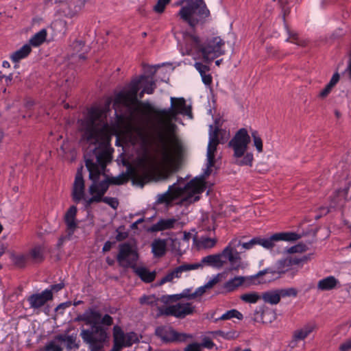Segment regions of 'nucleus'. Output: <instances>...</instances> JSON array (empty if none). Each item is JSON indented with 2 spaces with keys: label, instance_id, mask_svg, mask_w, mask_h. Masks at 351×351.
Returning <instances> with one entry per match:
<instances>
[{
  "label": "nucleus",
  "instance_id": "nucleus-45",
  "mask_svg": "<svg viewBox=\"0 0 351 351\" xmlns=\"http://www.w3.org/2000/svg\"><path fill=\"white\" fill-rule=\"evenodd\" d=\"M307 250L308 247L304 243H298V244L286 249L285 252L289 254L302 253L306 252Z\"/></svg>",
  "mask_w": 351,
  "mask_h": 351
},
{
  "label": "nucleus",
  "instance_id": "nucleus-44",
  "mask_svg": "<svg viewBox=\"0 0 351 351\" xmlns=\"http://www.w3.org/2000/svg\"><path fill=\"white\" fill-rule=\"evenodd\" d=\"M84 188V180L82 175V167L77 169V173L75 174V180L73 184V188Z\"/></svg>",
  "mask_w": 351,
  "mask_h": 351
},
{
  "label": "nucleus",
  "instance_id": "nucleus-40",
  "mask_svg": "<svg viewBox=\"0 0 351 351\" xmlns=\"http://www.w3.org/2000/svg\"><path fill=\"white\" fill-rule=\"evenodd\" d=\"M234 317L239 320H241L243 319V314L240 313L239 311L236 309H232L223 313L218 319L226 320Z\"/></svg>",
  "mask_w": 351,
  "mask_h": 351
},
{
  "label": "nucleus",
  "instance_id": "nucleus-59",
  "mask_svg": "<svg viewBox=\"0 0 351 351\" xmlns=\"http://www.w3.org/2000/svg\"><path fill=\"white\" fill-rule=\"evenodd\" d=\"M194 66L198 71L200 75L206 73V72L210 70L208 66L204 64L203 63L199 62H195Z\"/></svg>",
  "mask_w": 351,
  "mask_h": 351
},
{
  "label": "nucleus",
  "instance_id": "nucleus-12",
  "mask_svg": "<svg viewBox=\"0 0 351 351\" xmlns=\"http://www.w3.org/2000/svg\"><path fill=\"white\" fill-rule=\"evenodd\" d=\"M250 140V136L245 128H241L236 132L228 143V147L232 148L234 151V158H241L244 155Z\"/></svg>",
  "mask_w": 351,
  "mask_h": 351
},
{
  "label": "nucleus",
  "instance_id": "nucleus-27",
  "mask_svg": "<svg viewBox=\"0 0 351 351\" xmlns=\"http://www.w3.org/2000/svg\"><path fill=\"white\" fill-rule=\"evenodd\" d=\"M47 33L45 29H42L36 33L29 40L30 46L38 47L42 45L46 40Z\"/></svg>",
  "mask_w": 351,
  "mask_h": 351
},
{
  "label": "nucleus",
  "instance_id": "nucleus-17",
  "mask_svg": "<svg viewBox=\"0 0 351 351\" xmlns=\"http://www.w3.org/2000/svg\"><path fill=\"white\" fill-rule=\"evenodd\" d=\"M46 248L44 245H37L27 253L29 261L37 264L42 263L45 258Z\"/></svg>",
  "mask_w": 351,
  "mask_h": 351
},
{
  "label": "nucleus",
  "instance_id": "nucleus-23",
  "mask_svg": "<svg viewBox=\"0 0 351 351\" xmlns=\"http://www.w3.org/2000/svg\"><path fill=\"white\" fill-rule=\"evenodd\" d=\"M32 51V47L29 45L25 44L17 51L12 53L10 56L12 62L17 63L21 60L27 58Z\"/></svg>",
  "mask_w": 351,
  "mask_h": 351
},
{
  "label": "nucleus",
  "instance_id": "nucleus-51",
  "mask_svg": "<svg viewBox=\"0 0 351 351\" xmlns=\"http://www.w3.org/2000/svg\"><path fill=\"white\" fill-rule=\"evenodd\" d=\"M138 341V338L136 333L134 332H128L125 334V347H130L133 343Z\"/></svg>",
  "mask_w": 351,
  "mask_h": 351
},
{
  "label": "nucleus",
  "instance_id": "nucleus-52",
  "mask_svg": "<svg viewBox=\"0 0 351 351\" xmlns=\"http://www.w3.org/2000/svg\"><path fill=\"white\" fill-rule=\"evenodd\" d=\"M254 244L261 245L264 248L269 250H273L275 247V243H243V247L245 249H250Z\"/></svg>",
  "mask_w": 351,
  "mask_h": 351
},
{
  "label": "nucleus",
  "instance_id": "nucleus-10",
  "mask_svg": "<svg viewBox=\"0 0 351 351\" xmlns=\"http://www.w3.org/2000/svg\"><path fill=\"white\" fill-rule=\"evenodd\" d=\"M238 258L237 253H234L232 248L227 246L221 253L204 256L202 258V261L204 267L209 266L219 269L227 261L234 263Z\"/></svg>",
  "mask_w": 351,
  "mask_h": 351
},
{
  "label": "nucleus",
  "instance_id": "nucleus-8",
  "mask_svg": "<svg viewBox=\"0 0 351 351\" xmlns=\"http://www.w3.org/2000/svg\"><path fill=\"white\" fill-rule=\"evenodd\" d=\"M116 259L119 265L124 269L134 268L138 259L136 247L130 243H120Z\"/></svg>",
  "mask_w": 351,
  "mask_h": 351
},
{
  "label": "nucleus",
  "instance_id": "nucleus-33",
  "mask_svg": "<svg viewBox=\"0 0 351 351\" xmlns=\"http://www.w3.org/2000/svg\"><path fill=\"white\" fill-rule=\"evenodd\" d=\"M243 158H238L235 161V164L239 166H252V162L254 160L253 154L251 152H247L242 156Z\"/></svg>",
  "mask_w": 351,
  "mask_h": 351
},
{
  "label": "nucleus",
  "instance_id": "nucleus-41",
  "mask_svg": "<svg viewBox=\"0 0 351 351\" xmlns=\"http://www.w3.org/2000/svg\"><path fill=\"white\" fill-rule=\"evenodd\" d=\"M106 176V180L108 182L109 185L110 184H114V185H121L125 182H127L128 179L125 177V176L122 173L121 175H119L117 177H111L109 178L106 174L104 175Z\"/></svg>",
  "mask_w": 351,
  "mask_h": 351
},
{
  "label": "nucleus",
  "instance_id": "nucleus-20",
  "mask_svg": "<svg viewBox=\"0 0 351 351\" xmlns=\"http://www.w3.org/2000/svg\"><path fill=\"white\" fill-rule=\"evenodd\" d=\"M134 272L145 282H152L156 278V272L149 271L145 267H137L132 269Z\"/></svg>",
  "mask_w": 351,
  "mask_h": 351
},
{
  "label": "nucleus",
  "instance_id": "nucleus-28",
  "mask_svg": "<svg viewBox=\"0 0 351 351\" xmlns=\"http://www.w3.org/2000/svg\"><path fill=\"white\" fill-rule=\"evenodd\" d=\"M261 298L265 302L271 304H277L280 300V295L278 290L266 291L263 293Z\"/></svg>",
  "mask_w": 351,
  "mask_h": 351
},
{
  "label": "nucleus",
  "instance_id": "nucleus-48",
  "mask_svg": "<svg viewBox=\"0 0 351 351\" xmlns=\"http://www.w3.org/2000/svg\"><path fill=\"white\" fill-rule=\"evenodd\" d=\"M171 0H158L153 8V10L158 14H162L165 12L166 6L170 3Z\"/></svg>",
  "mask_w": 351,
  "mask_h": 351
},
{
  "label": "nucleus",
  "instance_id": "nucleus-32",
  "mask_svg": "<svg viewBox=\"0 0 351 351\" xmlns=\"http://www.w3.org/2000/svg\"><path fill=\"white\" fill-rule=\"evenodd\" d=\"M11 259L14 264L19 268H24L29 261L27 254L19 255L12 254Z\"/></svg>",
  "mask_w": 351,
  "mask_h": 351
},
{
  "label": "nucleus",
  "instance_id": "nucleus-49",
  "mask_svg": "<svg viewBox=\"0 0 351 351\" xmlns=\"http://www.w3.org/2000/svg\"><path fill=\"white\" fill-rule=\"evenodd\" d=\"M192 289H184L182 293L180 294H176L171 296V298H173L174 300H178L181 298H186L188 300L194 299V297H192V293H191Z\"/></svg>",
  "mask_w": 351,
  "mask_h": 351
},
{
  "label": "nucleus",
  "instance_id": "nucleus-54",
  "mask_svg": "<svg viewBox=\"0 0 351 351\" xmlns=\"http://www.w3.org/2000/svg\"><path fill=\"white\" fill-rule=\"evenodd\" d=\"M280 298H285L287 296L295 297L298 294V291L294 288L282 289L278 290Z\"/></svg>",
  "mask_w": 351,
  "mask_h": 351
},
{
  "label": "nucleus",
  "instance_id": "nucleus-61",
  "mask_svg": "<svg viewBox=\"0 0 351 351\" xmlns=\"http://www.w3.org/2000/svg\"><path fill=\"white\" fill-rule=\"evenodd\" d=\"M222 276L221 274H218L210 279L206 284L204 285L205 287L208 289L212 288L215 285L220 281V277Z\"/></svg>",
  "mask_w": 351,
  "mask_h": 351
},
{
  "label": "nucleus",
  "instance_id": "nucleus-31",
  "mask_svg": "<svg viewBox=\"0 0 351 351\" xmlns=\"http://www.w3.org/2000/svg\"><path fill=\"white\" fill-rule=\"evenodd\" d=\"M218 128H216L213 133L210 134V141L208 145L207 152H210L211 154H214L217 150V146L219 144L218 139Z\"/></svg>",
  "mask_w": 351,
  "mask_h": 351
},
{
  "label": "nucleus",
  "instance_id": "nucleus-4",
  "mask_svg": "<svg viewBox=\"0 0 351 351\" xmlns=\"http://www.w3.org/2000/svg\"><path fill=\"white\" fill-rule=\"evenodd\" d=\"M176 5L182 6L178 16L193 30L198 26H204L210 16L204 0H179Z\"/></svg>",
  "mask_w": 351,
  "mask_h": 351
},
{
  "label": "nucleus",
  "instance_id": "nucleus-39",
  "mask_svg": "<svg viewBox=\"0 0 351 351\" xmlns=\"http://www.w3.org/2000/svg\"><path fill=\"white\" fill-rule=\"evenodd\" d=\"M152 250L155 256L160 257L163 256L166 251L167 243H152Z\"/></svg>",
  "mask_w": 351,
  "mask_h": 351
},
{
  "label": "nucleus",
  "instance_id": "nucleus-53",
  "mask_svg": "<svg viewBox=\"0 0 351 351\" xmlns=\"http://www.w3.org/2000/svg\"><path fill=\"white\" fill-rule=\"evenodd\" d=\"M276 319V314L274 311L269 309H265L263 313V318L261 323L269 324L272 322Z\"/></svg>",
  "mask_w": 351,
  "mask_h": 351
},
{
  "label": "nucleus",
  "instance_id": "nucleus-35",
  "mask_svg": "<svg viewBox=\"0 0 351 351\" xmlns=\"http://www.w3.org/2000/svg\"><path fill=\"white\" fill-rule=\"evenodd\" d=\"M184 189L188 191H191L195 194H199L203 191V189L197 178L191 180L190 182H189L184 186Z\"/></svg>",
  "mask_w": 351,
  "mask_h": 351
},
{
  "label": "nucleus",
  "instance_id": "nucleus-46",
  "mask_svg": "<svg viewBox=\"0 0 351 351\" xmlns=\"http://www.w3.org/2000/svg\"><path fill=\"white\" fill-rule=\"evenodd\" d=\"M113 338L114 341L125 343V334H124L120 326H114L113 327Z\"/></svg>",
  "mask_w": 351,
  "mask_h": 351
},
{
  "label": "nucleus",
  "instance_id": "nucleus-5",
  "mask_svg": "<svg viewBox=\"0 0 351 351\" xmlns=\"http://www.w3.org/2000/svg\"><path fill=\"white\" fill-rule=\"evenodd\" d=\"M186 36L191 42L192 47L202 53L205 62H210L225 53L223 49L225 42L219 36L207 38L204 43L195 34L188 33Z\"/></svg>",
  "mask_w": 351,
  "mask_h": 351
},
{
  "label": "nucleus",
  "instance_id": "nucleus-36",
  "mask_svg": "<svg viewBox=\"0 0 351 351\" xmlns=\"http://www.w3.org/2000/svg\"><path fill=\"white\" fill-rule=\"evenodd\" d=\"M191 239H193V241H217L216 239L207 237H202L201 240H199L197 236V232H195L194 230H193V232H184L183 234V239L189 241Z\"/></svg>",
  "mask_w": 351,
  "mask_h": 351
},
{
  "label": "nucleus",
  "instance_id": "nucleus-7",
  "mask_svg": "<svg viewBox=\"0 0 351 351\" xmlns=\"http://www.w3.org/2000/svg\"><path fill=\"white\" fill-rule=\"evenodd\" d=\"M84 137L87 140L88 142H90L91 144H94L97 145L93 149L87 152L84 156V162H86V156L88 154H91L93 152L95 149L99 152L100 151H106L109 154V159H111V152L108 149V146L110 145V138L108 135L104 133L103 131L98 130L95 124L88 123L86 122V125L85 127L84 131Z\"/></svg>",
  "mask_w": 351,
  "mask_h": 351
},
{
  "label": "nucleus",
  "instance_id": "nucleus-25",
  "mask_svg": "<svg viewBox=\"0 0 351 351\" xmlns=\"http://www.w3.org/2000/svg\"><path fill=\"white\" fill-rule=\"evenodd\" d=\"M105 110L99 108H91L88 113L86 122L90 124H95L97 121H99L102 117H106Z\"/></svg>",
  "mask_w": 351,
  "mask_h": 351
},
{
  "label": "nucleus",
  "instance_id": "nucleus-50",
  "mask_svg": "<svg viewBox=\"0 0 351 351\" xmlns=\"http://www.w3.org/2000/svg\"><path fill=\"white\" fill-rule=\"evenodd\" d=\"M83 200V205L84 208L86 210H88L91 208V204L93 203H99L101 202L99 197H97L95 195H92V197H90L88 199H86L84 197V199H82Z\"/></svg>",
  "mask_w": 351,
  "mask_h": 351
},
{
  "label": "nucleus",
  "instance_id": "nucleus-63",
  "mask_svg": "<svg viewBox=\"0 0 351 351\" xmlns=\"http://www.w3.org/2000/svg\"><path fill=\"white\" fill-rule=\"evenodd\" d=\"M183 351H202L201 345L197 343H193L189 344Z\"/></svg>",
  "mask_w": 351,
  "mask_h": 351
},
{
  "label": "nucleus",
  "instance_id": "nucleus-21",
  "mask_svg": "<svg viewBox=\"0 0 351 351\" xmlns=\"http://www.w3.org/2000/svg\"><path fill=\"white\" fill-rule=\"evenodd\" d=\"M76 335H64L60 334L58 335L55 337V340L63 342L65 343V346L67 350H71L73 348L77 349L79 348V345L76 343Z\"/></svg>",
  "mask_w": 351,
  "mask_h": 351
},
{
  "label": "nucleus",
  "instance_id": "nucleus-24",
  "mask_svg": "<svg viewBox=\"0 0 351 351\" xmlns=\"http://www.w3.org/2000/svg\"><path fill=\"white\" fill-rule=\"evenodd\" d=\"M246 278L244 276H235L228 280L224 285L223 289L226 292H232L241 287L245 282Z\"/></svg>",
  "mask_w": 351,
  "mask_h": 351
},
{
  "label": "nucleus",
  "instance_id": "nucleus-3",
  "mask_svg": "<svg viewBox=\"0 0 351 351\" xmlns=\"http://www.w3.org/2000/svg\"><path fill=\"white\" fill-rule=\"evenodd\" d=\"M109 159V154L106 151L97 152L95 149L91 154L86 156V167L89 172L88 178L92 181V184L88 187V193L91 195H95L101 201V198L108 190L110 186L106 180L99 182L101 175H105L106 166Z\"/></svg>",
  "mask_w": 351,
  "mask_h": 351
},
{
  "label": "nucleus",
  "instance_id": "nucleus-1",
  "mask_svg": "<svg viewBox=\"0 0 351 351\" xmlns=\"http://www.w3.org/2000/svg\"><path fill=\"white\" fill-rule=\"evenodd\" d=\"M83 322L88 328H80V337L88 345L90 351H104V344L110 339L108 328L113 324V318L108 314L102 316L99 311L88 308L74 319Z\"/></svg>",
  "mask_w": 351,
  "mask_h": 351
},
{
  "label": "nucleus",
  "instance_id": "nucleus-16",
  "mask_svg": "<svg viewBox=\"0 0 351 351\" xmlns=\"http://www.w3.org/2000/svg\"><path fill=\"white\" fill-rule=\"evenodd\" d=\"M53 299V293L47 289L39 293H34L27 298L29 307L38 309L43 306L48 301Z\"/></svg>",
  "mask_w": 351,
  "mask_h": 351
},
{
  "label": "nucleus",
  "instance_id": "nucleus-58",
  "mask_svg": "<svg viewBox=\"0 0 351 351\" xmlns=\"http://www.w3.org/2000/svg\"><path fill=\"white\" fill-rule=\"evenodd\" d=\"M139 302L141 304L154 305L156 303L154 295H143L140 298Z\"/></svg>",
  "mask_w": 351,
  "mask_h": 351
},
{
  "label": "nucleus",
  "instance_id": "nucleus-14",
  "mask_svg": "<svg viewBox=\"0 0 351 351\" xmlns=\"http://www.w3.org/2000/svg\"><path fill=\"white\" fill-rule=\"evenodd\" d=\"M88 1V0H45L44 3L45 6H52L53 5H58L59 6L66 5L69 9L66 15L72 18L82 10Z\"/></svg>",
  "mask_w": 351,
  "mask_h": 351
},
{
  "label": "nucleus",
  "instance_id": "nucleus-15",
  "mask_svg": "<svg viewBox=\"0 0 351 351\" xmlns=\"http://www.w3.org/2000/svg\"><path fill=\"white\" fill-rule=\"evenodd\" d=\"M171 108L173 106V110L170 112L169 113L165 114H154L157 117H162V116H171V117H175L178 114H182L189 116L190 117H192V112H191V108L190 106H186V101L183 97H180L178 99H176L174 97H171Z\"/></svg>",
  "mask_w": 351,
  "mask_h": 351
},
{
  "label": "nucleus",
  "instance_id": "nucleus-34",
  "mask_svg": "<svg viewBox=\"0 0 351 351\" xmlns=\"http://www.w3.org/2000/svg\"><path fill=\"white\" fill-rule=\"evenodd\" d=\"M261 298V296L256 292H249L244 294H242L240 296V299L249 304H255Z\"/></svg>",
  "mask_w": 351,
  "mask_h": 351
},
{
  "label": "nucleus",
  "instance_id": "nucleus-47",
  "mask_svg": "<svg viewBox=\"0 0 351 351\" xmlns=\"http://www.w3.org/2000/svg\"><path fill=\"white\" fill-rule=\"evenodd\" d=\"M285 26L289 35V37L286 39V41L295 43L298 45H302V44L299 40L298 34L296 32H291L287 24H285Z\"/></svg>",
  "mask_w": 351,
  "mask_h": 351
},
{
  "label": "nucleus",
  "instance_id": "nucleus-64",
  "mask_svg": "<svg viewBox=\"0 0 351 351\" xmlns=\"http://www.w3.org/2000/svg\"><path fill=\"white\" fill-rule=\"evenodd\" d=\"M339 349V351H351V339L342 343Z\"/></svg>",
  "mask_w": 351,
  "mask_h": 351
},
{
  "label": "nucleus",
  "instance_id": "nucleus-37",
  "mask_svg": "<svg viewBox=\"0 0 351 351\" xmlns=\"http://www.w3.org/2000/svg\"><path fill=\"white\" fill-rule=\"evenodd\" d=\"M85 196V189L84 188H72L71 197L73 201L78 204L82 199H84Z\"/></svg>",
  "mask_w": 351,
  "mask_h": 351
},
{
  "label": "nucleus",
  "instance_id": "nucleus-30",
  "mask_svg": "<svg viewBox=\"0 0 351 351\" xmlns=\"http://www.w3.org/2000/svg\"><path fill=\"white\" fill-rule=\"evenodd\" d=\"M175 189V184L170 186L167 192L159 194L158 195V198L157 202L160 204H169L173 199V190Z\"/></svg>",
  "mask_w": 351,
  "mask_h": 351
},
{
  "label": "nucleus",
  "instance_id": "nucleus-62",
  "mask_svg": "<svg viewBox=\"0 0 351 351\" xmlns=\"http://www.w3.org/2000/svg\"><path fill=\"white\" fill-rule=\"evenodd\" d=\"M174 274L175 278H179L181 277V275L183 272H186V268L184 265H181L176 268H175L173 270H172Z\"/></svg>",
  "mask_w": 351,
  "mask_h": 351
},
{
  "label": "nucleus",
  "instance_id": "nucleus-56",
  "mask_svg": "<svg viewBox=\"0 0 351 351\" xmlns=\"http://www.w3.org/2000/svg\"><path fill=\"white\" fill-rule=\"evenodd\" d=\"M55 341H51L48 342L45 347V351H62V348L60 345H58Z\"/></svg>",
  "mask_w": 351,
  "mask_h": 351
},
{
  "label": "nucleus",
  "instance_id": "nucleus-29",
  "mask_svg": "<svg viewBox=\"0 0 351 351\" xmlns=\"http://www.w3.org/2000/svg\"><path fill=\"white\" fill-rule=\"evenodd\" d=\"M314 330L313 324L305 325L301 329L297 330L294 332L293 337L295 340H303Z\"/></svg>",
  "mask_w": 351,
  "mask_h": 351
},
{
  "label": "nucleus",
  "instance_id": "nucleus-43",
  "mask_svg": "<svg viewBox=\"0 0 351 351\" xmlns=\"http://www.w3.org/2000/svg\"><path fill=\"white\" fill-rule=\"evenodd\" d=\"M142 82L146 84L143 88V92H146V93L149 95L152 94L154 92L156 86L152 77L149 76L148 80H143Z\"/></svg>",
  "mask_w": 351,
  "mask_h": 351
},
{
  "label": "nucleus",
  "instance_id": "nucleus-2",
  "mask_svg": "<svg viewBox=\"0 0 351 351\" xmlns=\"http://www.w3.org/2000/svg\"><path fill=\"white\" fill-rule=\"evenodd\" d=\"M113 108L117 121L119 123L143 119L152 114H165L173 110V106L165 109L156 108L148 101H140L137 96L127 89L115 95Z\"/></svg>",
  "mask_w": 351,
  "mask_h": 351
},
{
  "label": "nucleus",
  "instance_id": "nucleus-11",
  "mask_svg": "<svg viewBox=\"0 0 351 351\" xmlns=\"http://www.w3.org/2000/svg\"><path fill=\"white\" fill-rule=\"evenodd\" d=\"M301 239V235L293 232H281L272 234H267L264 237H254L250 238L247 235H239L232 241H242L247 239V241H297Z\"/></svg>",
  "mask_w": 351,
  "mask_h": 351
},
{
  "label": "nucleus",
  "instance_id": "nucleus-13",
  "mask_svg": "<svg viewBox=\"0 0 351 351\" xmlns=\"http://www.w3.org/2000/svg\"><path fill=\"white\" fill-rule=\"evenodd\" d=\"M195 307L190 303H177L176 304L170 305L165 307L158 308V314L160 315L174 316L177 318L182 319L186 316L193 313Z\"/></svg>",
  "mask_w": 351,
  "mask_h": 351
},
{
  "label": "nucleus",
  "instance_id": "nucleus-57",
  "mask_svg": "<svg viewBox=\"0 0 351 351\" xmlns=\"http://www.w3.org/2000/svg\"><path fill=\"white\" fill-rule=\"evenodd\" d=\"M265 309H263L261 307L256 308L253 314V317L252 319L255 322H262L263 318V313Z\"/></svg>",
  "mask_w": 351,
  "mask_h": 351
},
{
  "label": "nucleus",
  "instance_id": "nucleus-26",
  "mask_svg": "<svg viewBox=\"0 0 351 351\" xmlns=\"http://www.w3.org/2000/svg\"><path fill=\"white\" fill-rule=\"evenodd\" d=\"M148 75H141L139 77L133 79L128 84L126 89L138 97L141 84L143 80H148Z\"/></svg>",
  "mask_w": 351,
  "mask_h": 351
},
{
  "label": "nucleus",
  "instance_id": "nucleus-60",
  "mask_svg": "<svg viewBox=\"0 0 351 351\" xmlns=\"http://www.w3.org/2000/svg\"><path fill=\"white\" fill-rule=\"evenodd\" d=\"M73 50L74 51L77 52V53H79V52H81V51H84V49H83V48H85L86 49V46H85V43L84 41L82 40H75L73 43Z\"/></svg>",
  "mask_w": 351,
  "mask_h": 351
},
{
  "label": "nucleus",
  "instance_id": "nucleus-18",
  "mask_svg": "<svg viewBox=\"0 0 351 351\" xmlns=\"http://www.w3.org/2000/svg\"><path fill=\"white\" fill-rule=\"evenodd\" d=\"M176 220L173 218L171 219H162L156 223L151 226L150 227L144 226V229L149 232H156L172 228L176 223Z\"/></svg>",
  "mask_w": 351,
  "mask_h": 351
},
{
  "label": "nucleus",
  "instance_id": "nucleus-9",
  "mask_svg": "<svg viewBox=\"0 0 351 351\" xmlns=\"http://www.w3.org/2000/svg\"><path fill=\"white\" fill-rule=\"evenodd\" d=\"M155 334L165 343H185L193 339V335L191 334L179 332L168 325L157 327Z\"/></svg>",
  "mask_w": 351,
  "mask_h": 351
},
{
  "label": "nucleus",
  "instance_id": "nucleus-55",
  "mask_svg": "<svg viewBox=\"0 0 351 351\" xmlns=\"http://www.w3.org/2000/svg\"><path fill=\"white\" fill-rule=\"evenodd\" d=\"M101 202L107 204L114 209H117L119 206V201L115 197H104L101 198Z\"/></svg>",
  "mask_w": 351,
  "mask_h": 351
},
{
  "label": "nucleus",
  "instance_id": "nucleus-19",
  "mask_svg": "<svg viewBox=\"0 0 351 351\" xmlns=\"http://www.w3.org/2000/svg\"><path fill=\"white\" fill-rule=\"evenodd\" d=\"M77 213V207L73 205L69 207L64 215V222L67 228L72 232L77 228V223L75 221Z\"/></svg>",
  "mask_w": 351,
  "mask_h": 351
},
{
  "label": "nucleus",
  "instance_id": "nucleus-22",
  "mask_svg": "<svg viewBox=\"0 0 351 351\" xmlns=\"http://www.w3.org/2000/svg\"><path fill=\"white\" fill-rule=\"evenodd\" d=\"M339 283L337 279L330 276L320 280L317 283V289L321 291H328L334 289Z\"/></svg>",
  "mask_w": 351,
  "mask_h": 351
},
{
  "label": "nucleus",
  "instance_id": "nucleus-42",
  "mask_svg": "<svg viewBox=\"0 0 351 351\" xmlns=\"http://www.w3.org/2000/svg\"><path fill=\"white\" fill-rule=\"evenodd\" d=\"M251 136L253 139L254 145L255 146L258 152L261 153L263 152V141L256 130H252L251 132Z\"/></svg>",
  "mask_w": 351,
  "mask_h": 351
},
{
  "label": "nucleus",
  "instance_id": "nucleus-38",
  "mask_svg": "<svg viewBox=\"0 0 351 351\" xmlns=\"http://www.w3.org/2000/svg\"><path fill=\"white\" fill-rule=\"evenodd\" d=\"M213 333L227 340H232L239 337V332L234 330L227 332L219 330L215 331Z\"/></svg>",
  "mask_w": 351,
  "mask_h": 351
},
{
  "label": "nucleus",
  "instance_id": "nucleus-6",
  "mask_svg": "<svg viewBox=\"0 0 351 351\" xmlns=\"http://www.w3.org/2000/svg\"><path fill=\"white\" fill-rule=\"evenodd\" d=\"M311 254L302 255L300 257L290 258H284L279 260L276 263V269L267 268L260 271L256 275L252 276V278H258L263 276L270 275L261 282H270L274 279L278 278L282 274L288 271L293 265H299L307 262L311 258Z\"/></svg>",
  "mask_w": 351,
  "mask_h": 351
}]
</instances>
